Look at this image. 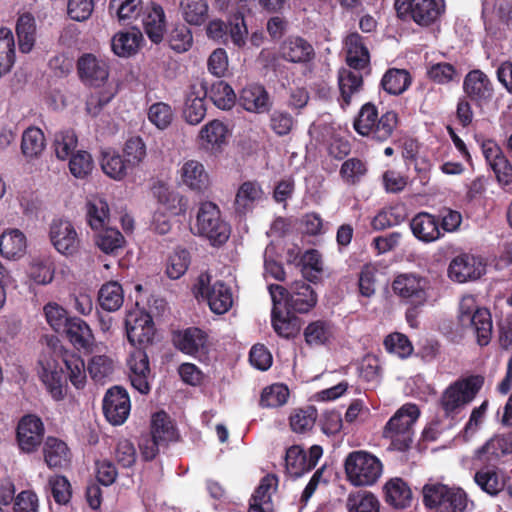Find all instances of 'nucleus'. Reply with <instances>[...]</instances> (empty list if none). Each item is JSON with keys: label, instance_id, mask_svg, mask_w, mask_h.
Wrapping results in <instances>:
<instances>
[{"label": "nucleus", "instance_id": "8fccbe9b", "mask_svg": "<svg viewBox=\"0 0 512 512\" xmlns=\"http://www.w3.org/2000/svg\"><path fill=\"white\" fill-rule=\"evenodd\" d=\"M180 8L184 20L194 26H201L208 19L207 0H181Z\"/></svg>", "mask_w": 512, "mask_h": 512}, {"label": "nucleus", "instance_id": "e2e57ef3", "mask_svg": "<svg viewBox=\"0 0 512 512\" xmlns=\"http://www.w3.org/2000/svg\"><path fill=\"white\" fill-rule=\"evenodd\" d=\"M379 114L375 104L367 102L360 108L353 122L354 130L361 136L366 137Z\"/></svg>", "mask_w": 512, "mask_h": 512}, {"label": "nucleus", "instance_id": "a18cd8bd", "mask_svg": "<svg viewBox=\"0 0 512 512\" xmlns=\"http://www.w3.org/2000/svg\"><path fill=\"white\" fill-rule=\"evenodd\" d=\"M15 63V41L9 28H0V78L9 73Z\"/></svg>", "mask_w": 512, "mask_h": 512}, {"label": "nucleus", "instance_id": "1a4fd4ad", "mask_svg": "<svg viewBox=\"0 0 512 512\" xmlns=\"http://www.w3.org/2000/svg\"><path fill=\"white\" fill-rule=\"evenodd\" d=\"M394 8L401 20H412L423 27L435 23L443 12L436 0H395Z\"/></svg>", "mask_w": 512, "mask_h": 512}, {"label": "nucleus", "instance_id": "7ed1b4c3", "mask_svg": "<svg viewBox=\"0 0 512 512\" xmlns=\"http://www.w3.org/2000/svg\"><path fill=\"white\" fill-rule=\"evenodd\" d=\"M420 416L416 404H404L388 420L383 430V437L390 440V448L400 452L407 451L413 442V426Z\"/></svg>", "mask_w": 512, "mask_h": 512}, {"label": "nucleus", "instance_id": "69168bd1", "mask_svg": "<svg viewBox=\"0 0 512 512\" xmlns=\"http://www.w3.org/2000/svg\"><path fill=\"white\" fill-rule=\"evenodd\" d=\"M78 139L71 129L61 131L55 135L54 148L56 157L60 160L71 158L77 147Z\"/></svg>", "mask_w": 512, "mask_h": 512}, {"label": "nucleus", "instance_id": "5fc2aeb1", "mask_svg": "<svg viewBox=\"0 0 512 512\" xmlns=\"http://www.w3.org/2000/svg\"><path fill=\"white\" fill-rule=\"evenodd\" d=\"M405 208L395 205L381 210L372 220L371 225L375 230H384L399 225L405 220Z\"/></svg>", "mask_w": 512, "mask_h": 512}, {"label": "nucleus", "instance_id": "7c9ffc66", "mask_svg": "<svg viewBox=\"0 0 512 512\" xmlns=\"http://www.w3.org/2000/svg\"><path fill=\"white\" fill-rule=\"evenodd\" d=\"M385 501L395 509L411 506L413 496L409 485L402 478H392L384 486Z\"/></svg>", "mask_w": 512, "mask_h": 512}, {"label": "nucleus", "instance_id": "052dcab7", "mask_svg": "<svg viewBox=\"0 0 512 512\" xmlns=\"http://www.w3.org/2000/svg\"><path fill=\"white\" fill-rule=\"evenodd\" d=\"M100 230L96 235L95 242L101 251L110 254L123 247L125 239L119 230L107 226Z\"/></svg>", "mask_w": 512, "mask_h": 512}, {"label": "nucleus", "instance_id": "9d476101", "mask_svg": "<svg viewBox=\"0 0 512 512\" xmlns=\"http://www.w3.org/2000/svg\"><path fill=\"white\" fill-rule=\"evenodd\" d=\"M196 296L207 301L211 311L218 315L228 312L233 304L231 288L221 280L211 284L208 274L198 277Z\"/></svg>", "mask_w": 512, "mask_h": 512}, {"label": "nucleus", "instance_id": "4d7b16f0", "mask_svg": "<svg viewBox=\"0 0 512 512\" xmlns=\"http://www.w3.org/2000/svg\"><path fill=\"white\" fill-rule=\"evenodd\" d=\"M285 468L288 475L298 478L307 473L306 452L298 445H293L286 450Z\"/></svg>", "mask_w": 512, "mask_h": 512}, {"label": "nucleus", "instance_id": "423d86ee", "mask_svg": "<svg viewBox=\"0 0 512 512\" xmlns=\"http://www.w3.org/2000/svg\"><path fill=\"white\" fill-rule=\"evenodd\" d=\"M268 289L273 304H284L286 310L298 313L309 312L318 301L315 290L303 280L293 282L289 288L279 284H271Z\"/></svg>", "mask_w": 512, "mask_h": 512}, {"label": "nucleus", "instance_id": "72a5a7b5", "mask_svg": "<svg viewBox=\"0 0 512 512\" xmlns=\"http://www.w3.org/2000/svg\"><path fill=\"white\" fill-rule=\"evenodd\" d=\"M77 349H88L93 345L94 335L89 325L79 317H72L62 331Z\"/></svg>", "mask_w": 512, "mask_h": 512}, {"label": "nucleus", "instance_id": "e433bc0d", "mask_svg": "<svg viewBox=\"0 0 512 512\" xmlns=\"http://www.w3.org/2000/svg\"><path fill=\"white\" fill-rule=\"evenodd\" d=\"M400 123L399 115L394 110H387L381 115H377V119L368 132V138L377 142H385L390 139Z\"/></svg>", "mask_w": 512, "mask_h": 512}, {"label": "nucleus", "instance_id": "f704fd0d", "mask_svg": "<svg viewBox=\"0 0 512 512\" xmlns=\"http://www.w3.org/2000/svg\"><path fill=\"white\" fill-rule=\"evenodd\" d=\"M200 90L205 97L213 102V104L222 110L231 109L236 102V94L232 87L223 80H217L208 89L205 83H201Z\"/></svg>", "mask_w": 512, "mask_h": 512}, {"label": "nucleus", "instance_id": "f257e3e1", "mask_svg": "<svg viewBox=\"0 0 512 512\" xmlns=\"http://www.w3.org/2000/svg\"><path fill=\"white\" fill-rule=\"evenodd\" d=\"M37 374L48 394L55 401L63 400L68 391V380L76 389L86 382L83 359L62 345L48 344L38 359Z\"/></svg>", "mask_w": 512, "mask_h": 512}, {"label": "nucleus", "instance_id": "20e7f679", "mask_svg": "<svg viewBox=\"0 0 512 512\" xmlns=\"http://www.w3.org/2000/svg\"><path fill=\"white\" fill-rule=\"evenodd\" d=\"M458 321L463 329H469L479 346H487L492 338L493 321L489 309L479 307L473 296H464L459 304Z\"/></svg>", "mask_w": 512, "mask_h": 512}, {"label": "nucleus", "instance_id": "412c9836", "mask_svg": "<svg viewBox=\"0 0 512 512\" xmlns=\"http://www.w3.org/2000/svg\"><path fill=\"white\" fill-rule=\"evenodd\" d=\"M281 59L297 64H305L312 61L315 51L310 42L301 36L290 35L279 46Z\"/></svg>", "mask_w": 512, "mask_h": 512}, {"label": "nucleus", "instance_id": "c03bdc74", "mask_svg": "<svg viewBox=\"0 0 512 512\" xmlns=\"http://www.w3.org/2000/svg\"><path fill=\"white\" fill-rule=\"evenodd\" d=\"M142 41L140 32H119L111 40V48L119 57H130L134 55Z\"/></svg>", "mask_w": 512, "mask_h": 512}, {"label": "nucleus", "instance_id": "f03ea898", "mask_svg": "<svg viewBox=\"0 0 512 512\" xmlns=\"http://www.w3.org/2000/svg\"><path fill=\"white\" fill-rule=\"evenodd\" d=\"M179 438L176 427L169 415L164 411L152 415L150 432L141 435L139 449L145 461H152L156 456L168 448L170 443Z\"/></svg>", "mask_w": 512, "mask_h": 512}, {"label": "nucleus", "instance_id": "603ef678", "mask_svg": "<svg viewBox=\"0 0 512 512\" xmlns=\"http://www.w3.org/2000/svg\"><path fill=\"white\" fill-rule=\"evenodd\" d=\"M367 172V163L360 158L352 157L342 163L339 175L344 183L356 185L365 177Z\"/></svg>", "mask_w": 512, "mask_h": 512}, {"label": "nucleus", "instance_id": "a878e982", "mask_svg": "<svg viewBox=\"0 0 512 512\" xmlns=\"http://www.w3.org/2000/svg\"><path fill=\"white\" fill-rule=\"evenodd\" d=\"M239 104L248 112L266 113L271 108L270 96L264 86L252 84L244 87L239 95Z\"/></svg>", "mask_w": 512, "mask_h": 512}, {"label": "nucleus", "instance_id": "c85d7f7f", "mask_svg": "<svg viewBox=\"0 0 512 512\" xmlns=\"http://www.w3.org/2000/svg\"><path fill=\"white\" fill-rule=\"evenodd\" d=\"M182 183L190 190L203 193L209 186V175L203 164L196 160H187L180 169Z\"/></svg>", "mask_w": 512, "mask_h": 512}, {"label": "nucleus", "instance_id": "a19ab883", "mask_svg": "<svg viewBox=\"0 0 512 512\" xmlns=\"http://www.w3.org/2000/svg\"><path fill=\"white\" fill-rule=\"evenodd\" d=\"M44 460L50 468H62L70 460L67 444L57 438L48 437L44 445Z\"/></svg>", "mask_w": 512, "mask_h": 512}, {"label": "nucleus", "instance_id": "37998d69", "mask_svg": "<svg viewBox=\"0 0 512 512\" xmlns=\"http://www.w3.org/2000/svg\"><path fill=\"white\" fill-rule=\"evenodd\" d=\"M108 203L100 197H92L86 204V218L93 230L104 228L109 223Z\"/></svg>", "mask_w": 512, "mask_h": 512}, {"label": "nucleus", "instance_id": "393cba45", "mask_svg": "<svg viewBox=\"0 0 512 512\" xmlns=\"http://www.w3.org/2000/svg\"><path fill=\"white\" fill-rule=\"evenodd\" d=\"M280 305L273 304L271 310V325L275 333L284 339H294L301 331L302 319L287 310L284 313Z\"/></svg>", "mask_w": 512, "mask_h": 512}, {"label": "nucleus", "instance_id": "bb28decb", "mask_svg": "<svg viewBox=\"0 0 512 512\" xmlns=\"http://www.w3.org/2000/svg\"><path fill=\"white\" fill-rule=\"evenodd\" d=\"M413 235L420 241L430 243L443 236L440 231V220L428 213L419 212L410 221Z\"/></svg>", "mask_w": 512, "mask_h": 512}, {"label": "nucleus", "instance_id": "c756f323", "mask_svg": "<svg viewBox=\"0 0 512 512\" xmlns=\"http://www.w3.org/2000/svg\"><path fill=\"white\" fill-rule=\"evenodd\" d=\"M144 31L153 43H160L163 40L166 29V18L163 8L152 3L143 14Z\"/></svg>", "mask_w": 512, "mask_h": 512}, {"label": "nucleus", "instance_id": "b1692460", "mask_svg": "<svg viewBox=\"0 0 512 512\" xmlns=\"http://www.w3.org/2000/svg\"><path fill=\"white\" fill-rule=\"evenodd\" d=\"M346 62L354 70H363L369 66L370 53L365 38L358 32L349 33L344 39Z\"/></svg>", "mask_w": 512, "mask_h": 512}, {"label": "nucleus", "instance_id": "cd10ccee", "mask_svg": "<svg viewBox=\"0 0 512 512\" xmlns=\"http://www.w3.org/2000/svg\"><path fill=\"white\" fill-rule=\"evenodd\" d=\"M479 488L490 496H497L505 487V475L496 465H483L474 474Z\"/></svg>", "mask_w": 512, "mask_h": 512}, {"label": "nucleus", "instance_id": "4be33fe9", "mask_svg": "<svg viewBox=\"0 0 512 512\" xmlns=\"http://www.w3.org/2000/svg\"><path fill=\"white\" fill-rule=\"evenodd\" d=\"M463 90L467 97L477 105L490 101L493 96V84L481 70H471L463 81Z\"/></svg>", "mask_w": 512, "mask_h": 512}, {"label": "nucleus", "instance_id": "5701e85b", "mask_svg": "<svg viewBox=\"0 0 512 512\" xmlns=\"http://www.w3.org/2000/svg\"><path fill=\"white\" fill-rule=\"evenodd\" d=\"M264 191L256 180H247L240 184L234 199V210L239 216H246L263 200Z\"/></svg>", "mask_w": 512, "mask_h": 512}, {"label": "nucleus", "instance_id": "6ab92c4d", "mask_svg": "<svg viewBox=\"0 0 512 512\" xmlns=\"http://www.w3.org/2000/svg\"><path fill=\"white\" fill-rule=\"evenodd\" d=\"M44 424L33 414L23 416L17 426V441L24 452L35 451L43 441Z\"/></svg>", "mask_w": 512, "mask_h": 512}, {"label": "nucleus", "instance_id": "473e14b6", "mask_svg": "<svg viewBox=\"0 0 512 512\" xmlns=\"http://www.w3.org/2000/svg\"><path fill=\"white\" fill-rule=\"evenodd\" d=\"M511 453V442L504 436H496L477 450V459L487 465H496L502 457Z\"/></svg>", "mask_w": 512, "mask_h": 512}, {"label": "nucleus", "instance_id": "a211bd4d", "mask_svg": "<svg viewBox=\"0 0 512 512\" xmlns=\"http://www.w3.org/2000/svg\"><path fill=\"white\" fill-rule=\"evenodd\" d=\"M79 79L88 86L100 87L109 77V65L92 53H84L77 60Z\"/></svg>", "mask_w": 512, "mask_h": 512}, {"label": "nucleus", "instance_id": "3c124183", "mask_svg": "<svg viewBox=\"0 0 512 512\" xmlns=\"http://www.w3.org/2000/svg\"><path fill=\"white\" fill-rule=\"evenodd\" d=\"M45 148V137L37 127L27 128L22 135L21 150L25 157L36 158Z\"/></svg>", "mask_w": 512, "mask_h": 512}, {"label": "nucleus", "instance_id": "f3484780", "mask_svg": "<svg viewBox=\"0 0 512 512\" xmlns=\"http://www.w3.org/2000/svg\"><path fill=\"white\" fill-rule=\"evenodd\" d=\"M486 271L481 257L462 253L454 257L448 267L449 278L457 283H465L480 278Z\"/></svg>", "mask_w": 512, "mask_h": 512}, {"label": "nucleus", "instance_id": "79ce46f5", "mask_svg": "<svg viewBox=\"0 0 512 512\" xmlns=\"http://www.w3.org/2000/svg\"><path fill=\"white\" fill-rule=\"evenodd\" d=\"M124 302L122 286L116 281L102 285L98 292V303L106 312H114L121 308Z\"/></svg>", "mask_w": 512, "mask_h": 512}, {"label": "nucleus", "instance_id": "4c0bfd02", "mask_svg": "<svg viewBox=\"0 0 512 512\" xmlns=\"http://www.w3.org/2000/svg\"><path fill=\"white\" fill-rule=\"evenodd\" d=\"M412 84V76L406 69L389 68L381 79L383 90L394 96L403 94Z\"/></svg>", "mask_w": 512, "mask_h": 512}, {"label": "nucleus", "instance_id": "0eeeda50", "mask_svg": "<svg viewBox=\"0 0 512 512\" xmlns=\"http://www.w3.org/2000/svg\"><path fill=\"white\" fill-rule=\"evenodd\" d=\"M347 480L356 487L375 484L382 474V463L373 454L357 450L350 452L344 462Z\"/></svg>", "mask_w": 512, "mask_h": 512}, {"label": "nucleus", "instance_id": "4468645a", "mask_svg": "<svg viewBox=\"0 0 512 512\" xmlns=\"http://www.w3.org/2000/svg\"><path fill=\"white\" fill-rule=\"evenodd\" d=\"M106 420L114 425H122L128 418L131 402L128 392L121 386H113L107 390L102 402Z\"/></svg>", "mask_w": 512, "mask_h": 512}, {"label": "nucleus", "instance_id": "680f3d73", "mask_svg": "<svg viewBox=\"0 0 512 512\" xmlns=\"http://www.w3.org/2000/svg\"><path fill=\"white\" fill-rule=\"evenodd\" d=\"M289 397V390L283 384H273L263 389L259 405L262 408H277L284 405Z\"/></svg>", "mask_w": 512, "mask_h": 512}, {"label": "nucleus", "instance_id": "aec40b11", "mask_svg": "<svg viewBox=\"0 0 512 512\" xmlns=\"http://www.w3.org/2000/svg\"><path fill=\"white\" fill-rule=\"evenodd\" d=\"M127 365L131 385L141 394H148L151 390V369L147 353L141 348L134 349L127 359Z\"/></svg>", "mask_w": 512, "mask_h": 512}, {"label": "nucleus", "instance_id": "864d4df0", "mask_svg": "<svg viewBox=\"0 0 512 512\" xmlns=\"http://www.w3.org/2000/svg\"><path fill=\"white\" fill-rule=\"evenodd\" d=\"M157 198L159 203L173 215H182L187 211L188 199L179 192L160 187L157 191Z\"/></svg>", "mask_w": 512, "mask_h": 512}, {"label": "nucleus", "instance_id": "58836bf2", "mask_svg": "<svg viewBox=\"0 0 512 512\" xmlns=\"http://www.w3.org/2000/svg\"><path fill=\"white\" fill-rule=\"evenodd\" d=\"M100 165L102 171L114 180H122L129 170H132L126 159L114 149H106L101 152Z\"/></svg>", "mask_w": 512, "mask_h": 512}, {"label": "nucleus", "instance_id": "f8f14e48", "mask_svg": "<svg viewBox=\"0 0 512 512\" xmlns=\"http://www.w3.org/2000/svg\"><path fill=\"white\" fill-rule=\"evenodd\" d=\"M173 344L182 353L198 360L206 359L210 344L208 334L198 327H188L174 332Z\"/></svg>", "mask_w": 512, "mask_h": 512}, {"label": "nucleus", "instance_id": "2eb2a0df", "mask_svg": "<svg viewBox=\"0 0 512 512\" xmlns=\"http://www.w3.org/2000/svg\"><path fill=\"white\" fill-rule=\"evenodd\" d=\"M49 238L54 248L62 255L72 256L80 249L81 240L69 220L54 219L50 224Z\"/></svg>", "mask_w": 512, "mask_h": 512}, {"label": "nucleus", "instance_id": "ddd939ff", "mask_svg": "<svg viewBox=\"0 0 512 512\" xmlns=\"http://www.w3.org/2000/svg\"><path fill=\"white\" fill-rule=\"evenodd\" d=\"M428 286L427 278L414 273L400 274L392 283L394 293L414 306H420L426 302Z\"/></svg>", "mask_w": 512, "mask_h": 512}, {"label": "nucleus", "instance_id": "774afa93", "mask_svg": "<svg viewBox=\"0 0 512 512\" xmlns=\"http://www.w3.org/2000/svg\"><path fill=\"white\" fill-rule=\"evenodd\" d=\"M124 158L133 170L138 167L146 157V145L139 136L129 138L124 145Z\"/></svg>", "mask_w": 512, "mask_h": 512}, {"label": "nucleus", "instance_id": "2f4dec72", "mask_svg": "<svg viewBox=\"0 0 512 512\" xmlns=\"http://www.w3.org/2000/svg\"><path fill=\"white\" fill-rule=\"evenodd\" d=\"M27 248L25 234L19 229L5 230L0 236V254L7 259H19Z\"/></svg>", "mask_w": 512, "mask_h": 512}, {"label": "nucleus", "instance_id": "338daca9", "mask_svg": "<svg viewBox=\"0 0 512 512\" xmlns=\"http://www.w3.org/2000/svg\"><path fill=\"white\" fill-rule=\"evenodd\" d=\"M43 311L47 323L57 333H62L72 318L68 315V312L62 306L55 302L47 303L44 306Z\"/></svg>", "mask_w": 512, "mask_h": 512}, {"label": "nucleus", "instance_id": "ea45409f", "mask_svg": "<svg viewBox=\"0 0 512 512\" xmlns=\"http://www.w3.org/2000/svg\"><path fill=\"white\" fill-rule=\"evenodd\" d=\"M16 34L20 51L29 53L36 42V20L31 13L25 12L18 17Z\"/></svg>", "mask_w": 512, "mask_h": 512}, {"label": "nucleus", "instance_id": "dca6fc26", "mask_svg": "<svg viewBox=\"0 0 512 512\" xmlns=\"http://www.w3.org/2000/svg\"><path fill=\"white\" fill-rule=\"evenodd\" d=\"M483 156L501 186L512 184V163L494 140H484L481 145Z\"/></svg>", "mask_w": 512, "mask_h": 512}, {"label": "nucleus", "instance_id": "0e129e2a", "mask_svg": "<svg viewBox=\"0 0 512 512\" xmlns=\"http://www.w3.org/2000/svg\"><path fill=\"white\" fill-rule=\"evenodd\" d=\"M296 124L293 115L282 109H274L269 114V127L279 137L288 135Z\"/></svg>", "mask_w": 512, "mask_h": 512}, {"label": "nucleus", "instance_id": "de8ad7c7", "mask_svg": "<svg viewBox=\"0 0 512 512\" xmlns=\"http://www.w3.org/2000/svg\"><path fill=\"white\" fill-rule=\"evenodd\" d=\"M196 87L191 86V91L187 94L183 116L185 120L192 125L199 124L206 115V107L204 103L205 96L195 91Z\"/></svg>", "mask_w": 512, "mask_h": 512}, {"label": "nucleus", "instance_id": "c9c22d12", "mask_svg": "<svg viewBox=\"0 0 512 512\" xmlns=\"http://www.w3.org/2000/svg\"><path fill=\"white\" fill-rule=\"evenodd\" d=\"M360 71H352L350 69H341L339 71L340 105L343 109L351 104L352 95L360 92L363 87V76Z\"/></svg>", "mask_w": 512, "mask_h": 512}, {"label": "nucleus", "instance_id": "9b49d317", "mask_svg": "<svg viewBox=\"0 0 512 512\" xmlns=\"http://www.w3.org/2000/svg\"><path fill=\"white\" fill-rule=\"evenodd\" d=\"M125 330L131 345L152 344L156 329L152 316L143 310H132L126 314Z\"/></svg>", "mask_w": 512, "mask_h": 512}, {"label": "nucleus", "instance_id": "6e6552de", "mask_svg": "<svg viewBox=\"0 0 512 512\" xmlns=\"http://www.w3.org/2000/svg\"><path fill=\"white\" fill-rule=\"evenodd\" d=\"M484 385V377L470 375L457 379L442 393L440 404L447 416L474 400Z\"/></svg>", "mask_w": 512, "mask_h": 512}, {"label": "nucleus", "instance_id": "6e6d98bb", "mask_svg": "<svg viewBox=\"0 0 512 512\" xmlns=\"http://www.w3.org/2000/svg\"><path fill=\"white\" fill-rule=\"evenodd\" d=\"M448 485L435 482L426 483L421 490L422 502L427 509H433L435 512H440L442 509V502L446 498Z\"/></svg>", "mask_w": 512, "mask_h": 512}, {"label": "nucleus", "instance_id": "39448f33", "mask_svg": "<svg viewBox=\"0 0 512 512\" xmlns=\"http://www.w3.org/2000/svg\"><path fill=\"white\" fill-rule=\"evenodd\" d=\"M194 227L196 229L195 234L205 237L214 247L225 244L231 234V227L222 218L220 208L211 201L200 203Z\"/></svg>", "mask_w": 512, "mask_h": 512}, {"label": "nucleus", "instance_id": "09e8293b", "mask_svg": "<svg viewBox=\"0 0 512 512\" xmlns=\"http://www.w3.org/2000/svg\"><path fill=\"white\" fill-rule=\"evenodd\" d=\"M303 334L309 346L324 345L333 337V325L330 321L316 320L307 325Z\"/></svg>", "mask_w": 512, "mask_h": 512}, {"label": "nucleus", "instance_id": "49530a36", "mask_svg": "<svg viewBox=\"0 0 512 512\" xmlns=\"http://www.w3.org/2000/svg\"><path fill=\"white\" fill-rule=\"evenodd\" d=\"M227 126L220 120H212L200 130V139L206 148H220L226 143Z\"/></svg>", "mask_w": 512, "mask_h": 512}, {"label": "nucleus", "instance_id": "bf43d9fd", "mask_svg": "<svg viewBox=\"0 0 512 512\" xmlns=\"http://www.w3.org/2000/svg\"><path fill=\"white\" fill-rule=\"evenodd\" d=\"M317 417V409L314 406L296 409L290 415V427L296 433H305L312 430Z\"/></svg>", "mask_w": 512, "mask_h": 512}, {"label": "nucleus", "instance_id": "13d9d810", "mask_svg": "<svg viewBox=\"0 0 512 512\" xmlns=\"http://www.w3.org/2000/svg\"><path fill=\"white\" fill-rule=\"evenodd\" d=\"M190 262V252L184 248H176L167 260V276L173 280L181 278L186 273Z\"/></svg>", "mask_w": 512, "mask_h": 512}]
</instances>
